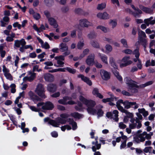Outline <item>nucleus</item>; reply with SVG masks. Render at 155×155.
<instances>
[{"label":"nucleus","instance_id":"nucleus-1","mask_svg":"<svg viewBox=\"0 0 155 155\" xmlns=\"http://www.w3.org/2000/svg\"><path fill=\"white\" fill-rule=\"evenodd\" d=\"M79 100L84 104L87 107H94L96 104L94 101L91 100H88L81 95L80 96Z\"/></svg>","mask_w":155,"mask_h":155},{"label":"nucleus","instance_id":"nucleus-2","mask_svg":"<svg viewBox=\"0 0 155 155\" xmlns=\"http://www.w3.org/2000/svg\"><path fill=\"white\" fill-rule=\"evenodd\" d=\"M124 106V108L126 109H128L130 107H133L135 109H136L139 107L136 102H129L127 100L125 101Z\"/></svg>","mask_w":155,"mask_h":155},{"label":"nucleus","instance_id":"nucleus-3","mask_svg":"<svg viewBox=\"0 0 155 155\" xmlns=\"http://www.w3.org/2000/svg\"><path fill=\"white\" fill-rule=\"evenodd\" d=\"M139 40L140 43L144 48H146L147 45V40L146 39L143 38V37L146 38V37L145 33L144 31H141L140 32V34L139 35Z\"/></svg>","mask_w":155,"mask_h":155},{"label":"nucleus","instance_id":"nucleus-4","mask_svg":"<svg viewBox=\"0 0 155 155\" xmlns=\"http://www.w3.org/2000/svg\"><path fill=\"white\" fill-rule=\"evenodd\" d=\"M140 85H138L135 83H133L127 87L128 91L133 93H137L138 92L137 88H140Z\"/></svg>","mask_w":155,"mask_h":155},{"label":"nucleus","instance_id":"nucleus-5","mask_svg":"<svg viewBox=\"0 0 155 155\" xmlns=\"http://www.w3.org/2000/svg\"><path fill=\"white\" fill-rule=\"evenodd\" d=\"M100 73L101 77L104 80H108L110 78V74L107 71L104 69H101Z\"/></svg>","mask_w":155,"mask_h":155},{"label":"nucleus","instance_id":"nucleus-6","mask_svg":"<svg viewBox=\"0 0 155 155\" xmlns=\"http://www.w3.org/2000/svg\"><path fill=\"white\" fill-rule=\"evenodd\" d=\"M130 59V57L128 56H125L122 59V61L124 62L120 65V66L124 67L127 66L132 63L131 60H128Z\"/></svg>","mask_w":155,"mask_h":155},{"label":"nucleus","instance_id":"nucleus-7","mask_svg":"<svg viewBox=\"0 0 155 155\" xmlns=\"http://www.w3.org/2000/svg\"><path fill=\"white\" fill-rule=\"evenodd\" d=\"M95 56L94 54L89 55L86 60V63L89 66L93 64L94 63Z\"/></svg>","mask_w":155,"mask_h":155},{"label":"nucleus","instance_id":"nucleus-8","mask_svg":"<svg viewBox=\"0 0 155 155\" xmlns=\"http://www.w3.org/2000/svg\"><path fill=\"white\" fill-rule=\"evenodd\" d=\"M54 106L50 101H47L45 103V105L42 106V109L44 110H52Z\"/></svg>","mask_w":155,"mask_h":155},{"label":"nucleus","instance_id":"nucleus-9","mask_svg":"<svg viewBox=\"0 0 155 155\" xmlns=\"http://www.w3.org/2000/svg\"><path fill=\"white\" fill-rule=\"evenodd\" d=\"M57 89V86L55 84L51 83L48 84L47 85V90L50 93H54L56 91Z\"/></svg>","mask_w":155,"mask_h":155},{"label":"nucleus","instance_id":"nucleus-10","mask_svg":"<svg viewBox=\"0 0 155 155\" xmlns=\"http://www.w3.org/2000/svg\"><path fill=\"white\" fill-rule=\"evenodd\" d=\"M77 77L78 78H81L82 81L86 83L89 86H91L92 85V83L91 81L88 78L85 77L83 74H79Z\"/></svg>","mask_w":155,"mask_h":155},{"label":"nucleus","instance_id":"nucleus-11","mask_svg":"<svg viewBox=\"0 0 155 155\" xmlns=\"http://www.w3.org/2000/svg\"><path fill=\"white\" fill-rule=\"evenodd\" d=\"M30 98L34 102L36 101H41V98L37 95H35L34 93L31 91H30L28 93Z\"/></svg>","mask_w":155,"mask_h":155},{"label":"nucleus","instance_id":"nucleus-12","mask_svg":"<svg viewBox=\"0 0 155 155\" xmlns=\"http://www.w3.org/2000/svg\"><path fill=\"white\" fill-rule=\"evenodd\" d=\"M44 78L45 80L48 82H52L54 80V77L50 73H45L44 74Z\"/></svg>","mask_w":155,"mask_h":155},{"label":"nucleus","instance_id":"nucleus-13","mask_svg":"<svg viewBox=\"0 0 155 155\" xmlns=\"http://www.w3.org/2000/svg\"><path fill=\"white\" fill-rule=\"evenodd\" d=\"M26 44V42L23 38L20 40H16L15 41L14 46L18 48L20 47V45L23 46Z\"/></svg>","mask_w":155,"mask_h":155},{"label":"nucleus","instance_id":"nucleus-14","mask_svg":"<svg viewBox=\"0 0 155 155\" xmlns=\"http://www.w3.org/2000/svg\"><path fill=\"white\" fill-rule=\"evenodd\" d=\"M66 70H67L70 73L73 74H75L76 71V69L71 68L70 67H67L66 68H58V71L65 72Z\"/></svg>","mask_w":155,"mask_h":155},{"label":"nucleus","instance_id":"nucleus-15","mask_svg":"<svg viewBox=\"0 0 155 155\" xmlns=\"http://www.w3.org/2000/svg\"><path fill=\"white\" fill-rule=\"evenodd\" d=\"M79 25L83 27H88L90 26V22L86 19H81L79 20Z\"/></svg>","mask_w":155,"mask_h":155},{"label":"nucleus","instance_id":"nucleus-16","mask_svg":"<svg viewBox=\"0 0 155 155\" xmlns=\"http://www.w3.org/2000/svg\"><path fill=\"white\" fill-rule=\"evenodd\" d=\"M97 16L98 18L103 19H107L109 18V15L106 12H104L103 13H99L97 14Z\"/></svg>","mask_w":155,"mask_h":155},{"label":"nucleus","instance_id":"nucleus-17","mask_svg":"<svg viewBox=\"0 0 155 155\" xmlns=\"http://www.w3.org/2000/svg\"><path fill=\"white\" fill-rule=\"evenodd\" d=\"M48 21L49 24L51 26H53L54 28H57L58 27V25L57 24V21L53 18L51 17L48 19Z\"/></svg>","mask_w":155,"mask_h":155},{"label":"nucleus","instance_id":"nucleus-18","mask_svg":"<svg viewBox=\"0 0 155 155\" xmlns=\"http://www.w3.org/2000/svg\"><path fill=\"white\" fill-rule=\"evenodd\" d=\"M139 8L143 12L146 13L151 14L153 12V10L151 9V8L145 7L142 5H140Z\"/></svg>","mask_w":155,"mask_h":155},{"label":"nucleus","instance_id":"nucleus-19","mask_svg":"<svg viewBox=\"0 0 155 155\" xmlns=\"http://www.w3.org/2000/svg\"><path fill=\"white\" fill-rule=\"evenodd\" d=\"M33 29L37 31L38 33H40L42 31V30H45V26L42 24L41 25L40 27L39 28L38 27L36 24H34L33 26Z\"/></svg>","mask_w":155,"mask_h":155},{"label":"nucleus","instance_id":"nucleus-20","mask_svg":"<svg viewBox=\"0 0 155 155\" xmlns=\"http://www.w3.org/2000/svg\"><path fill=\"white\" fill-rule=\"evenodd\" d=\"M60 47V51L62 52L67 51L68 50V47L65 43H62L59 45Z\"/></svg>","mask_w":155,"mask_h":155},{"label":"nucleus","instance_id":"nucleus-21","mask_svg":"<svg viewBox=\"0 0 155 155\" xmlns=\"http://www.w3.org/2000/svg\"><path fill=\"white\" fill-rule=\"evenodd\" d=\"M58 102L59 104L63 105H67V104L73 105L75 104V103L74 101L71 100L67 102H65L63 99H61L58 100Z\"/></svg>","mask_w":155,"mask_h":155},{"label":"nucleus","instance_id":"nucleus-22","mask_svg":"<svg viewBox=\"0 0 155 155\" xmlns=\"http://www.w3.org/2000/svg\"><path fill=\"white\" fill-rule=\"evenodd\" d=\"M98 54L102 61L105 64H107V56L104 54L100 53H99Z\"/></svg>","mask_w":155,"mask_h":155},{"label":"nucleus","instance_id":"nucleus-23","mask_svg":"<svg viewBox=\"0 0 155 155\" xmlns=\"http://www.w3.org/2000/svg\"><path fill=\"white\" fill-rule=\"evenodd\" d=\"M94 107H88L87 108V110L88 114L92 115H94L96 114L97 110Z\"/></svg>","mask_w":155,"mask_h":155},{"label":"nucleus","instance_id":"nucleus-24","mask_svg":"<svg viewBox=\"0 0 155 155\" xmlns=\"http://www.w3.org/2000/svg\"><path fill=\"white\" fill-rule=\"evenodd\" d=\"M44 3L48 7H51L54 4V0H44Z\"/></svg>","mask_w":155,"mask_h":155},{"label":"nucleus","instance_id":"nucleus-25","mask_svg":"<svg viewBox=\"0 0 155 155\" xmlns=\"http://www.w3.org/2000/svg\"><path fill=\"white\" fill-rule=\"evenodd\" d=\"M37 94L42 98L45 99L46 97L45 94V91L43 90H36Z\"/></svg>","mask_w":155,"mask_h":155},{"label":"nucleus","instance_id":"nucleus-26","mask_svg":"<svg viewBox=\"0 0 155 155\" xmlns=\"http://www.w3.org/2000/svg\"><path fill=\"white\" fill-rule=\"evenodd\" d=\"M139 49L138 47H137L136 49H135L134 51H133L132 54L135 55V57L137 59H139V57L140 55L139 53Z\"/></svg>","mask_w":155,"mask_h":155},{"label":"nucleus","instance_id":"nucleus-27","mask_svg":"<svg viewBox=\"0 0 155 155\" xmlns=\"http://www.w3.org/2000/svg\"><path fill=\"white\" fill-rule=\"evenodd\" d=\"M70 115L72 117L74 118H77L79 119L81 117L82 115L78 112H75L71 114Z\"/></svg>","mask_w":155,"mask_h":155},{"label":"nucleus","instance_id":"nucleus-28","mask_svg":"<svg viewBox=\"0 0 155 155\" xmlns=\"http://www.w3.org/2000/svg\"><path fill=\"white\" fill-rule=\"evenodd\" d=\"M119 112L117 110H114L113 111L112 114H114V118H113L114 120H115L116 122L118 121L119 120L118 116Z\"/></svg>","mask_w":155,"mask_h":155},{"label":"nucleus","instance_id":"nucleus-29","mask_svg":"<svg viewBox=\"0 0 155 155\" xmlns=\"http://www.w3.org/2000/svg\"><path fill=\"white\" fill-rule=\"evenodd\" d=\"M153 82L152 81H148L144 84L140 85V88H143L145 87L151 85L153 84Z\"/></svg>","mask_w":155,"mask_h":155},{"label":"nucleus","instance_id":"nucleus-30","mask_svg":"<svg viewBox=\"0 0 155 155\" xmlns=\"http://www.w3.org/2000/svg\"><path fill=\"white\" fill-rule=\"evenodd\" d=\"M106 4L105 3L98 4L97 7V9L98 10H102L105 8Z\"/></svg>","mask_w":155,"mask_h":155},{"label":"nucleus","instance_id":"nucleus-31","mask_svg":"<svg viewBox=\"0 0 155 155\" xmlns=\"http://www.w3.org/2000/svg\"><path fill=\"white\" fill-rule=\"evenodd\" d=\"M49 123L54 127H58V123L54 120L51 119L49 121Z\"/></svg>","mask_w":155,"mask_h":155},{"label":"nucleus","instance_id":"nucleus-32","mask_svg":"<svg viewBox=\"0 0 155 155\" xmlns=\"http://www.w3.org/2000/svg\"><path fill=\"white\" fill-rule=\"evenodd\" d=\"M75 13L78 15H83L84 14L83 11L80 8H76L74 10Z\"/></svg>","mask_w":155,"mask_h":155},{"label":"nucleus","instance_id":"nucleus-33","mask_svg":"<svg viewBox=\"0 0 155 155\" xmlns=\"http://www.w3.org/2000/svg\"><path fill=\"white\" fill-rule=\"evenodd\" d=\"M152 149L153 147H147L144 148L143 150V151L145 153L149 152L150 153H151Z\"/></svg>","mask_w":155,"mask_h":155},{"label":"nucleus","instance_id":"nucleus-34","mask_svg":"<svg viewBox=\"0 0 155 155\" xmlns=\"http://www.w3.org/2000/svg\"><path fill=\"white\" fill-rule=\"evenodd\" d=\"M84 45V41H79L77 44V48L79 50H81Z\"/></svg>","mask_w":155,"mask_h":155},{"label":"nucleus","instance_id":"nucleus-35","mask_svg":"<svg viewBox=\"0 0 155 155\" xmlns=\"http://www.w3.org/2000/svg\"><path fill=\"white\" fill-rule=\"evenodd\" d=\"M91 44L92 46L94 48H98L100 47L99 43L96 41H91Z\"/></svg>","mask_w":155,"mask_h":155},{"label":"nucleus","instance_id":"nucleus-36","mask_svg":"<svg viewBox=\"0 0 155 155\" xmlns=\"http://www.w3.org/2000/svg\"><path fill=\"white\" fill-rule=\"evenodd\" d=\"M138 136L137 134L133 137V142L134 143H140L141 142L140 140L139 139V138L138 137Z\"/></svg>","mask_w":155,"mask_h":155},{"label":"nucleus","instance_id":"nucleus-37","mask_svg":"<svg viewBox=\"0 0 155 155\" xmlns=\"http://www.w3.org/2000/svg\"><path fill=\"white\" fill-rule=\"evenodd\" d=\"M120 42L122 44L123 46L126 48H128V46L127 40L124 38L121 39L120 41Z\"/></svg>","mask_w":155,"mask_h":155},{"label":"nucleus","instance_id":"nucleus-38","mask_svg":"<svg viewBox=\"0 0 155 155\" xmlns=\"http://www.w3.org/2000/svg\"><path fill=\"white\" fill-rule=\"evenodd\" d=\"M135 11H137V12L136 13L133 12L132 13V14L135 17H136L137 16L139 17H140V16H138L139 14H140L142 13V11L138 8H137Z\"/></svg>","mask_w":155,"mask_h":155},{"label":"nucleus","instance_id":"nucleus-39","mask_svg":"<svg viewBox=\"0 0 155 155\" xmlns=\"http://www.w3.org/2000/svg\"><path fill=\"white\" fill-rule=\"evenodd\" d=\"M96 146V147L95 146H93L92 147V151L93 152L96 151L97 149L99 150L100 149L101 147V144L99 143Z\"/></svg>","mask_w":155,"mask_h":155},{"label":"nucleus","instance_id":"nucleus-40","mask_svg":"<svg viewBox=\"0 0 155 155\" xmlns=\"http://www.w3.org/2000/svg\"><path fill=\"white\" fill-rule=\"evenodd\" d=\"M87 36L90 39H93L96 36V34L94 32H92L88 34Z\"/></svg>","mask_w":155,"mask_h":155},{"label":"nucleus","instance_id":"nucleus-41","mask_svg":"<svg viewBox=\"0 0 155 155\" xmlns=\"http://www.w3.org/2000/svg\"><path fill=\"white\" fill-rule=\"evenodd\" d=\"M135 82L134 81L132 80L130 78H127L126 83L127 84V87L130 85V84L134 83L133 82Z\"/></svg>","mask_w":155,"mask_h":155},{"label":"nucleus","instance_id":"nucleus-42","mask_svg":"<svg viewBox=\"0 0 155 155\" xmlns=\"http://www.w3.org/2000/svg\"><path fill=\"white\" fill-rule=\"evenodd\" d=\"M114 100L113 98L112 97L107 98L103 99L102 101L103 102L106 103L107 102H110L113 101Z\"/></svg>","mask_w":155,"mask_h":155},{"label":"nucleus","instance_id":"nucleus-43","mask_svg":"<svg viewBox=\"0 0 155 155\" xmlns=\"http://www.w3.org/2000/svg\"><path fill=\"white\" fill-rule=\"evenodd\" d=\"M104 112L101 109H99L97 111L96 114L99 117H101L103 115Z\"/></svg>","mask_w":155,"mask_h":155},{"label":"nucleus","instance_id":"nucleus-44","mask_svg":"<svg viewBox=\"0 0 155 155\" xmlns=\"http://www.w3.org/2000/svg\"><path fill=\"white\" fill-rule=\"evenodd\" d=\"M4 76L6 78L8 79H9L10 81L13 80V77L11 74L10 73H8L7 74H4Z\"/></svg>","mask_w":155,"mask_h":155},{"label":"nucleus","instance_id":"nucleus-45","mask_svg":"<svg viewBox=\"0 0 155 155\" xmlns=\"http://www.w3.org/2000/svg\"><path fill=\"white\" fill-rule=\"evenodd\" d=\"M122 52L126 54H131L132 53V51L130 49H126L122 51Z\"/></svg>","mask_w":155,"mask_h":155},{"label":"nucleus","instance_id":"nucleus-46","mask_svg":"<svg viewBox=\"0 0 155 155\" xmlns=\"http://www.w3.org/2000/svg\"><path fill=\"white\" fill-rule=\"evenodd\" d=\"M97 29H100L104 32H107V30L106 28L102 25H99L97 27Z\"/></svg>","mask_w":155,"mask_h":155},{"label":"nucleus","instance_id":"nucleus-47","mask_svg":"<svg viewBox=\"0 0 155 155\" xmlns=\"http://www.w3.org/2000/svg\"><path fill=\"white\" fill-rule=\"evenodd\" d=\"M58 123H60L62 124H65L67 121L66 120L62 118H59L58 120Z\"/></svg>","mask_w":155,"mask_h":155},{"label":"nucleus","instance_id":"nucleus-48","mask_svg":"<svg viewBox=\"0 0 155 155\" xmlns=\"http://www.w3.org/2000/svg\"><path fill=\"white\" fill-rule=\"evenodd\" d=\"M110 23L111 24L112 28H114L117 25V23L116 20L114 21L113 20H111Z\"/></svg>","mask_w":155,"mask_h":155},{"label":"nucleus","instance_id":"nucleus-49","mask_svg":"<svg viewBox=\"0 0 155 155\" xmlns=\"http://www.w3.org/2000/svg\"><path fill=\"white\" fill-rule=\"evenodd\" d=\"M45 89L43 85L41 84H39L37 87L36 90H43L44 91Z\"/></svg>","mask_w":155,"mask_h":155},{"label":"nucleus","instance_id":"nucleus-50","mask_svg":"<svg viewBox=\"0 0 155 155\" xmlns=\"http://www.w3.org/2000/svg\"><path fill=\"white\" fill-rule=\"evenodd\" d=\"M29 107L31 110L33 111L39 112L40 110L39 109H38L34 106H30Z\"/></svg>","mask_w":155,"mask_h":155},{"label":"nucleus","instance_id":"nucleus-51","mask_svg":"<svg viewBox=\"0 0 155 155\" xmlns=\"http://www.w3.org/2000/svg\"><path fill=\"white\" fill-rule=\"evenodd\" d=\"M60 93L58 91L55 92L51 95V96L52 97L57 98L60 96Z\"/></svg>","mask_w":155,"mask_h":155},{"label":"nucleus","instance_id":"nucleus-52","mask_svg":"<svg viewBox=\"0 0 155 155\" xmlns=\"http://www.w3.org/2000/svg\"><path fill=\"white\" fill-rule=\"evenodd\" d=\"M106 116L108 118L112 119L114 118L113 117V114L112 113L110 112H107L106 114Z\"/></svg>","mask_w":155,"mask_h":155},{"label":"nucleus","instance_id":"nucleus-53","mask_svg":"<svg viewBox=\"0 0 155 155\" xmlns=\"http://www.w3.org/2000/svg\"><path fill=\"white\" fill-rule=\"evenodd\" d=\"M2 71L4 73V74H5L8 73L10 72L8 68H7L5 65L3 66Z\"/></svg>","mask_w":155,"mask_h":155},{"label":"nucleus","instance_id":"nucleus-54","mask_svg":"<svg viewBox=\"0 0 155 155\" xmlns=\"http://www.w3.org/2000/svg\"><path fill=\"white\" fill-rule=\"evenodd\" d=\"M69 8L68 6H64L61 8V11L63 13H66L69 10Z\"/></svg>","mask_w":155,"mask_h":155},{"label":"nucleus","instance_id":"nucleus-55","mask_svg":"<svg viewBox=\"0 0 155 155\" xmlns=\"http://www.w3.org/2000/svg\"><path fill=\"white\" fill-rule=\"evenodd\" d=\"M119 127L120 129H124L127 127L126 125L124 124L123 122H120L119 124Z\"/></svg>","mask_w":155,"mask_h":155},{"label":"nucleus","instance_id":"nucleus-56","mask_svg":"<svg viewBox=\"0 0 155 155\" xmlns=\"http://www.w3.org/2000/svg\"><path fill=\"white\" fill-rule=\"evenodd\" d=\"M110 63L111 64V65L113 67L114 69H117V66L115 62H111V60H110Z\"/></svg>","mask_w":155,"mask_h":155},{"label":"nucleus","instance_id":"nucleus-57","mask_svg":"<svg viewBox=\"0 0 155 155\" xmlns=\"http://www.w3.org/2000/svg\"><path fill=\"white\" fill-rule=\"evenodd\" d=\"M44 14L46 16V17L48 19L50 18V16H51V15L50 14L48 11L47 10H45L44 12Z\"/></svg>","mask_w":155,"mask_h":155},{"label":"nucleus","instance_id":"nucleus-58","mask_svg":"<svg viewBox=\"0 0 155 155\" xmlns=\"http://www.w3.org/2000/svg\"><path fill=\"white\" fill-rule=\"evenodd\" d=\"M92 93L93 95H97L99 93L98 89L97 88H94Z\"/></svg>","mask_w":155,"mask_h":155},{"label":"nucleus","instance_id":"nucleus-59","mask_svg":"<svg viewBox=\"0 0 155 155\" xmlns=\"http://www.w3.org/2000/svg\"><path fill=\"white\" fill-rule=\"evenodd\" d=\"M54 58L55 60H60L61 61L64 60V56L62 55H61L59 56H56Z\"/></svg>","mask_w":155,"mask_h":155},{"label":"nucleus","instance_id":"nucleus-60","mask_svg":"<svg viewBox=\"0 0 155 155\" xmlns=\"http://www.w3.org/2000/svg\"><path fill=\"white\" fill-rule=\"evenodd\" d=\"M74 109L76 111L79 112H83L84 111L83 107H81L77 105L74 107Z\"/></svg>","mask_w":155,"mask_h":155},{"label":"nucleus","instance_id":"nucleus-61","mask_svg":"<svg viewBox=\"0 0 155 155\" xmlns=\"http://www.w3.org/2000/svg\"><path fill=\"white\" fill-rule=\"evenodd\" d=\"M42 47L44 48L45 49H48L50 48V46L48 44L47 42H45V44L44 45H41Z\"/></svg>","mask_w":155,"mask_h":155},{"label":"nucleus","instance_id":"nucleus-62","mask_svg":"<svg viewBox=\"0 0 155 155\" xmlns=\"http://www.w3.org/2000/svg\"><path fill=\"white\" fill-rule=\"evenodd\" d=\"M137 124L136 123L130 124L129 125V127L132 129H134L137 127Z\"/></svg>","mask_w":155,"mask_h":155},{"label":"nucleus","instance_id":"nucleus-63","mask_svg":"<svg viewBox=\"0 0 155 155\" xmlns=\"http://www.w3.org/2000/svg\"><path fill=\"white\" fill-rule=\"evenodd\" d=\"M105 48L107 51L110 52L112 51V46L110 45L107 44L106 45Z\"/></svg>","mask_w":155,"mask_h":155},{"label":"nucleus","instance_id":"nucleus-64","mask_svg":"<svg viewBox=\"0 0 155 155\" xmlns=\"http://www.w3.org/2000/svg\"><path fill=\"white\" fill-rule=\"evenodd\" d=\"M33 17L36 20H38L40 18V15L38 13H35L33 15Z\"/></svg>","mask_w":155,"mask_h":155}]
</instances>
